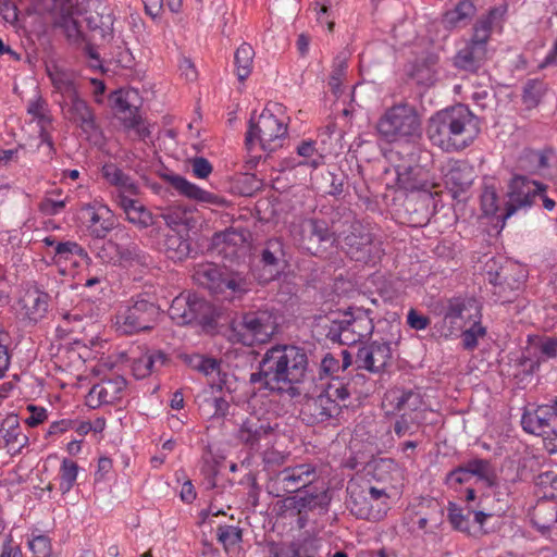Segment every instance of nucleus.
<instances>
[{"mask_svg": "<svg viewBox=\"0 0 557 557\" xmlns=\"http://www.w3.org/2000/svg\"><path fill=\"white\" fill-rule=\"evenodd\" d=\"M308 370L306 351L294 345H276L263 356L251 381L275 392H290L304 382Z\"/></svg>", "mask_w": 557, "mask_h": 557, "instance_id": "obj_1", "label": "nucleus"}, {"mask_svg": "<svg viewBox=\"0 0 557 557\" xmlns=\"http://www.w3.org/2000/svg\"><path fill=\"white\" fill-rule=\"evenodd\" d=\"M480 133L478 117L465 106H454L433 114L426 135L444 151H458L473 143Z\"/></svg>", "mask_w": 557, "mask_h": 557, "instance_id": "obj_2", "label": "nucleus"}, {"mask_svg": "<svg viewBox=\"0 0 557 557\" xmlns=\"http://www.w3.org/2000/svg\"><path fill=\"white\" fill-rule=\"evenodd\" d=\"M375 132L386 143H409L421 135V120L417 110L407 103H397L383 111Z\"/></svg>", "mask_w": 557, "mask_h": 557, "instance_id": "obj_3", "label": "nucleus"}, {"mask_svg": "<svg viewBox=\"0 0 557 557\" xmlns=\"http://www.w3.org/2000/svg\"><path fill=\"white\" fill-rule=\"evenodd\" d=\"M287 138V117L280 104L265 108L256 121H251L246 135L250 150L257 145L264 151H275L283 147Z\"/></svg>", "mask_w": 557, "mask_h": 557, "instance_id": "obj_4", "label": "nucleus"}, {"mask_svg": "<svg viewBox=\"0 0 557 557\" xmlns=\"http://www.w3.org/2000/svg\"><path fill=\"white\" fill-rule=\"evenodd\" d=\"M277 329L276 317L268 310L248 312L231 324L228 339L245 346L270 341Z\"/></svg>", "mask_w": 557, "mask_h": 557, "instance_id": "obj_5", "label": "nucleus"}, {"mask_svg": "<svg viewBox=\"0 0 557 557\" xmlns=\"http://www.w3.org/2000/svg\"><path fill=\"white\" fill-rule=\"evenodd\" d=\"M195 281L223 299L232 300L250 290V282L240 273L222 272L215 264L206 263L196 268Z\"/></svg>", "mask_w": 557, "mask_h": 557, "instance_id": "obj_6", "label": "nucleus"}, {"mask_svg": "<svg viewBox=\"0 0 557 557\" xmlns=\"http://www.w3.org/2000/svg\"><path fill=\"white\" fill-rule=\"evenodd\" d=\"M161 312L158 306L143 298L132 299L119 306L113 326L121 334H134L154 326Z\"/></svg>", "mask_w": 557, "mask_h": 557, "instance_id": "obj_7", "label": "nucleus"}, {"mask_svg": "<svg viewBox=\"0 0 557 557\" xmlns=\"http://www.w3.org/2000/svg\"><path fill=\"white\" fill-rule=\"evenodd\" d=\"M481 306L471 297H455L444 307L443 319L438 324V332L448 338L457 336L471 321L481 320Z\"/></svg>", "mask_w": 557, "mask_h": 557, "instance_id": "obj_8", "label": "nucleus"}, {"mask_svg": "<svg viewBox=\"0 0 557 557\" xmlns=\"http://www.w3.org/2000/svg\"><path fill=\"white\" fill-rule=\"evenodd\" d=\"M336 245L351 259L364 263L374 261L380 256V248L373 242L371 233L358 221L352 222L337 236Z\"/></svg>", "mask_w": 557, "mask_h": 557, "instance_id": "obj_9", "label": "nucleus"}, {"mask_svg": "<svg viewBox=\"0 0 557 557\" xmlns=\"http://www.w3.org/2000/svg\"><path fill=\"white\" fill-rule=\"evenodd\" d=\"M525 432L542 436L549 453H557V412L548 405L527 409L521 418Z\"/></svg>", "mask_w": 557, "mask_h": 557, "instance_id": "obj_10", "label": "nucleus"}, {"mask_svg": "<svg viewBox=\"0 0 557 557\" xmlns=\"http://www.w3.org/2000/svg\"><path fill=\"white\" fill-rule=\"evenodd\" d=\"M545 187L525 176H515L508 187V200L505 212L500 215L502 227L505 221L510 218L517 210L530 207L535 197L544 191Z\"/></svg>", "mask_w": 557, "mask_h": 557, "instance_id": "obj_11", "label": "nucleus"}, {"mask_svg": "<svg viewBox=\"0 0 557 557\" xmlns=\"http://www.w3.org/2000/svg\"><path fill=\"white\" fill-rule=\"evenodd\" d=\"M349 397L347 387L342 382L330 384L327 389L320 394L315 399L307 404V408L312 411L313 418L323 422L337 417L343 407H346V400Z\"/></svg>", "mask_w": 557, "mask_h": 557, "instance_id": "obj_12", "label": "nucleus"}, {"mask_svg": "<svg viewBox=\"0 0 557 557\" xmlns=\"http://www.w3.org/2000/svg\"><path fill=\"white\" fill-rule=\"evenodd\" d=\"M527 269L513 261H506L497 272H488V280L497 290L495 292L503 301H510L511 298L508 293L519 290L527 278Z\"/></svg>", "mask_w": 557, "mask_h": 557, "instance_id": "obj_13", "label": "nucleus"}, {"mask_svg": "<svg viewBox=\"0 0 557 557\" xmlns=\"http://www.w3.org/2000/svg\"><path fill=\"white\" fill-rule=\"evenodd\" d=\"M82 221L90 234L103 238L116 224L113 211L103 202L95 200L81 207Z\"/></svg>", "mask_w": 557, "mask_h": 557, "instance_id": "obj_14", "label": "nucleus"}, {"mask_svg": "<svg viewBox=\"0 0 557 557\" xmlns=\"http://www.w3.org/2000/svg\"><path fill=\"white\" fill-rule=\"evenodd\" d=\"M383 406L388 411L403 412V416H411V420L420 422L425 405L420 393L414 391H405L398 387L388 389L383 398Z\"/></svg>", "mask_w": 557, "mask_h": 557, "instance_id": "obj_15", "label": "nucleus"}, {"mask_svg": "<svg viewBox=\"0 0 557 557\" xmlns=\"http://www.w3.org/2000/svg\"><path fill=\"white\" fill-rule=\"evenodd\" d=\"M557 356V339L549 336L533 335L528 337V343L521 357L520 366L525 373H532L537 369L540 361Z\"/></svg>", "mask_w": 557, "mask_h": 557, "instance_id": "obj_16", "label": "nucleus"}, {"mask_svg": "<svg viewBox=\"0 0 557 557\" xmlns=\"http://www.w3.org/2000/svg\"><path fill=\"white\" fill-rule=\"evenodd\" d=\"M137 102L138 94L134 89H120L110 95L112 109L127 128L139 129L140 116Z\"/></svg>", "mask_w": 557, "mask_h": 557, "instance_id": "obj_17", "label": "nucleus"}, {"mask_svg": "<svg viewBox=\"0 0 557 557\" xmlns=\"http://www.w3.org/2000/svg\"><path fill=\"white\" fill-rule=\"evenodd\" d=\"M126 387V381L122 376H113L95 384L87 397L86 405L98 408L103 405H112L122 399Z\"/></svg>", "mask_w": 557, "mask_h": 557, "instance_id": "obj_18", "label": "nucleus"}, {"mask_svg": "<svg viewBox=\"0 0 557 557\" xmlns=\"http://www.w3.org/2000/svg\"><path fill=\"white\" fill-rule=\"evenodd\" d=\"M205 308L203 299L191 293H182L173 299L169 315L176 324L185 325L197 320Z\"/></svg>", "mask_w": 557, "mask_h": 557, "instance_id": "obj_19", "label": "nucleus"}, {"mask_svg": "<svg viewBox=\"0 0 557 557\" xmlns=\"http://www.w3.org/2000/svg\"><path fill=\"white\" fill-rule=\"evenodd\" d=\"M90 258L86 250L75 242L58 243L54 248L53 262L62 275L74 276V268L87 264Z\"/></svg>", "mask_w": 557, "mask_h": 557, "instance_id": "obj_20", "label": "nucleus"}, {"mask_svg": "<svg viewBox=\"0 0 557 557\" xmlns=\"http://www.w3.org/2000/svg\"><path fill=\"white\" fill-rule=\"evenodd\" d=\"M392 359V349L388 343L373 342L361 347L357 354L359 368L370 372L383 371Z\"/></svg>", "mask_w": 557, "mask_h": 557, "instance_id": "obj_21", "label": "nucleus"}, {"mask_svg": "<svg viewBox=\"0 0 557 557\" xmlns=\"http://www.w3.org/2000/svg\"><path fill=\"white\" fill-rule=\"evenodd\" d=\"M492 482L490 463L485 460L475 459L469 461L465 467L453 470L447 475L446 482L449 487L457 488L459 485L469 484L472 481Z\"/></svg>", "mask_w": 557, "mask_h": 557, "instance_id": "obj_22", "label": "nucleus"}, {"mask_svg": "<svg viewBox=\"0 0 557 557\" xmlns=\"http://www.w3.org/2000/svg\"><path fill=\"white\" fill-rule=\"evenodd\" d=\"M170 183L180 195L200 205L223 207L226 203L222 197L202 189L181 175L171 176Z\"/></svg>", "mask_w": 557, "mask_h": 557, "instance_id": "obj_23", "label": "nucleus"}, {"mask_svg": "<svg viewBox=\"0 0 557 557\" xmlns=\"http://www.w3.org/2000/svg\"><path fill=\"white\" fill-rule=\"evenodd\" d=\"M272 432L273 428L267 418L250 414L240 425L238 436L244 443L255 446L267 440Z\"/></svg>", "mask_w": 557, "mask_h": 557, "instance_id": "obj_24", "label": "nucleus"}, {"mask_svg": "<svg viewBox=\"0 0 557 557\" xmlns=\"http://www.w3.org/2000/svg\"><path fill=\"white\" fill-rule=\"evenodd\" d=\"M475 13L476 8L471 0H459L444 12L442 23L447 29L463 28L472 22Z\"/></svg>", "mask_w": 557, "mask_h": 557, "instance_id": "obj_25", "label": "nucleus"}, {"mask_svg": "<svg viewBox=\"0 0 557 557\" xmlns=\"http://www.w3.org/2000/svg\"><path fill=\"white\" fill-rule=\"evenodd\" d=\"M64 116L79 126L84 132L94 128V116L87 103L78 96L66 101H60Z\"/></svg>", "mask_w": 557, "mask_h": 557, "instance_id": "obj_26", "label": "nucleus"}, {"mask_svg": "<svg viewBox=\"0 0 557 557\" xmlns=\"http://www.w3.org/2000/svg\"><path fill=\"white\" fill-rule=\"evenodd\" d=\"M116 199L127 221L132 224L145 228L154 223L153 214L138 200L132 199L126 195H117Z\"/></svg>", "mask_w": 557, "mask_h": 557, "instance_id": "obj_27", "label": "nucleus"}, {"mask_svg": "<svg viewBox=\"0 0 557 557\" xmlns=\"http://www.w3.org/2000/svg\"><path fill=\"white\" fill-rule=\"evenodd\" d=\"M246 235L234 228L218 233L213 237V246L226 258L238 257L246 249Z\"/></svg>", "mask_w": 557, "mask_h": 557, "instance_id": "obj_28", "label": "nucleus"}, {"mask_svg": "<svg viewBox=\"0 0 557 557\" xmlns=\"http://www.w3.org/2000/svg\"><path fill=\"white\" fill-rule=\"evenodd\" d=\"M281 475L285 491L296 492L313 481L315 468L310 463H302L284 469Z\"/></svg>", "mask_w": 557, "mask_h": 557, "instance_id": "obj_29", "label": "nucleus"}, {"mask_svg": "<svg viewBox=\"0 0 557 557\" xmlns=\"http://www.w3.org/2000/svg\"><path fill=\"white\" fill-rule=\"evenodd\" d=\"M472 171L463 164H455L444 176L446 188L457 198L472 184Z\"/></svg>", "mask_w": 557, "mask_h": 557, "instance_id": "obj_30", "label": "nucleus"}, {"mask_svg": "<svg viewBox=\"0 0 557 557\" xmlns=\"http://www.w3.org/2000/svg\"><path fill=\"white\" fill-rule=\"evenodd\" d=\"M48 75L55 91L61 95L60 101H66L77 96L72 73L53 66L48 69Z\"/></svg>", "mask_w": 557, "mask_h": 557, "instance_id": "obj_31", "label": "nucleus"}, {"mask_svg": "<svg viewBox=\"0 0 557 557\" xmlns=\"http://www.w3.org/2000/svg\"><path fill=\"white\" fill-rule=\"evenodd\" d=\"M305 235L302 242L317 243H330L331 245L337 243V236H335L329 228L325 221L309 219L304 223Z\"/></svg>", "mask_w": 557, "mask_h": 557, "instance_id": "obj_32", "label": "nucleus"}, {"mask_svg": "<svg viewBox=\"0 0 557 557\" xmlns=\"http://www.w3.org/2000/svg\"><path fill=\"white\" fill-rule=\"evenodd\" d=\"M23 314L30 321L41 319L48 309L47 295L37 290L27 292L21 299Z\"/></svg>", "mask_w": 557, "mask_h": 557, "instance_id": "obj_33", "label": "nucleus"}, {"mask_svg": "<svg viewBox=\"0 0 557 557\" xmlns=\"http://www.w3.org/2000/svg\"><path fill=\"white\" fill-rule=\"evenodd\" d=\"M373 476L395 487L404 479V471L394 460L385 458L375 462Z\"/></svg>", "mask_w": 557, "mask_h": 557, "instance_id": "obj_34", "label": "nucleus"}, {"mask_svg": "<svg viewBox=\"0 0 557 557\" xmlns=\"http://www.w3.org/2000/svg\"><path fill=\"white\" fill-rule=\"evenodd\" d=\"M79 474V466L70 458H62L55 476L58 488L62 495L67 494L76 484Z\"/></svg>", "mask_w": 557, "mask_h": 557, "instance_id": "obj_35", "label": "nucleus"}, {"mask_svg": "<svg viewBox=\"0 0 557 557\" xmlns=\"http://www.w3.org/2000/svg\"><path fill=\"white\" fill-rule=\"evenodd\" d=\"M486 57V49H481L471 42L455 57V64L466 71H475Z\"/></svg>", "mask_w": 557, "mask_h": 557, "instance_id": "obj_36", "label": "nucleus"}, {"mask_svg": "<svg viewBox=\"0 0 557 557\" xmlns=\"http://www.w3.org/2000/svg\"><path fill=\"white\" fill-rule=\"evenodd\" d=\"M103 177L119 188V195H136L137 186L114 164H106L102 168Z\"/></svg>", "mask_w": 557, "mask_h": 557, "instance_id": "obj_37", "label": "nucleus"}, {"mask_svg": "<svg viewBox=\"0 0 557 557\" xmlns=\"http://www.w3.org/2000/svg\"><path fill=\"white\" fill-rule=\"evenodd\" d=\"M506 12V8H495L490 11L486 18L480 20L474 26V34L471 44L479 46L481 49H486L485 45L490 38L491 25L494 18L502 17Z\"/></svg>", "mask_w": 557, "mask_h": 557, "instance_id": "obj_38", "label": "nucleus"}, {"mask_svg": "<svg viewBox=\"0 0 557 557\" xmlns=\"http://www.w3.org/2000/svg\"><path fill=\"white\" fill-rule=\"evenodd\" d=\"M26 544L33 557H53L51 539L38 529L27 535Z\"/></svg>", "mask_w": 557, "mask_h": 557, "instance_id": "obj_39", "label": "nucleus"}, {"mask_svg": "<svg viewBox=\"0 0 557 557\" xmlns=\"http://www.w3.org/2000/svg\"><path fill=\"white\" fill-rule=\"evenodd\" d=\"M164 252L174 261H182L190 253V245L187 239L176 233L168 234L164 242Z\"/></svg>", "mask_w": 557, "mask_h": 557, "instance_id": "obj_40", "label": "nucleus"}, {"mask_svg": "<svg viewBox=\"0 0 557 557\" xmlns=\"http://www.w3.org/2000/svg\"><path fill=\"white\" fill-rule=\"evenodd\" d=\"M255 51L246 42L242 44L235 52V72L239 81H245L251 73Z\"/></svg>", "mask_w": 557, "mask_h": 557, "instance_id": "obj_41", "label": "nucleus"}, {"mask_svg": "<svg viewBox=\"0 0 557 557\" xmlns=\"http://www.w3.org/2000/svg\"><path fill=\"white\" fill-rule=\"evenodd\" d=\"M208 393L210 397L206 400L214 407L213 417H225L228 411V399L223 391V381L220 380L219 383L211 382Z\"/></svg>", "mask_w": 557, "mask_h": 557, "instance_id": "obj_42", "label": "nucleus"}, {"mask_svg": "<svg viewBox=\"0 0 557 557\" xmlns=\"http://www.w3.org/2000/svg\"><path fill=\"white\" fill-rule=\"evenodd\" d=\"M536 486L539 494L543 498L556 499L557 498V473L554 471H546L536 478Z\"/></svg>", "mask_w": 557, "mask_h": 557, "instance_id": "obj_43", "label": "nucleus"}, {"mask_svg": "<svg viewBox=\"0 0 557 557\" xmlns=\"http://www.w3.org/2000/svg\"><path fill=\"white\" fill-rule=\"evenodd\" d=\"M397 173L398 185L400 188L406 190L424 191L429 194H432L434 191L435 194H437V191H435V188L438 186V184L435 183L434 181H418L417 178H411L409 174L400 173L399 171H397Z\"/></svg>", "mask_w": 557, "mask_h": 557, "instance_id": "obj_44", "label": "nucleus"}, {"mask_svg": "<svg viewBox=\"0 0 557 557\" xmlns=\"http://www.w3.org/2000/svg\"><path fill=\"white\" fill-rule=\"evenodd\" d=\"M132 251L127 248H122L120 245L114 243L113 240H108L103 244L100 257L107 262H122L126 261L131 258Z\"/></svg>", "mask_w": 557, "mask_h": 557, "instance_id": "obj_45", "label": "nucleus"}, {"mask_svg": "<svg viewBox=\"0 0 557 557\" xmlns=\"http://www.w3.org/2000/svg\"><path fill=\"white\" fill-rule=\"evenodd\" d=\"M297 153L299 157L304 158L298 164H305L315 169L323 163V157L318 153L315 144L312 140L302 141L297 147Z\"/></svg>", "mask_w": 557, "mask_h": 557, "instance_id": "obj_46", "label": "nucleus"}, {"mask_svg": "<svg viewBox=\"0 0 557 557\" xmlns=\"http://www.w3.org/2000/svg\"><path fill=\"white\" fill-rule=\"evenodd\" d=\"M481 209L486 216H494L499 211L497 189L494 184L484 186L481 195Z\"/></svg>", "mask_w": 557, "mask_h": 557, "instance_id": "obj_47", "label": "nucleus"}, {"mask_svg": "<svg viewBox=\"0 0 557 557\" xmlns=\"http://www.w3.org/2000/svg\"><path fill=\"white\" fill-rule=\"evenodd\" d=\"M472 510L467 508V513L465 510L457 506L456 504L449 503L448 506V518L453 527L462 532H469L470 530V520Z\"/></svg>", "mask_w": 557, "mask_h": 557, "instance_id": "obj_48", "label": "nucleus"}, {"mask_svg": "<svg viewBox=\"0 0 557 557\" xmlns=\"http://www.w3.org/2000/svg\"><path fill=\"white\" fill-rule=\"evenodd\" d=\"M486 330L481 325L480 320L471 321L470 327L462 332V343L465 348L474 349L478 346L479 339L483 338Z\"/></svg>", "mask_w": 557, "mask_h": 557, "instance_id": "obj_49", "label": "nucleus"}, {"mask_svg": "<svg viewBox=\"0 0 557 557\" xmlns=\"http://www.w3.org/2000/svg\"><path fill=\"white\" fill-rule=\"evenodd\" d=\"M218 540L225 550H230L242 541V531L233 525L220 527L218 529Z\"/></svg>", "mask_w": 557, "mask_h": 557, "instance_id": "obj_50", "label": "nucleus"}, {"mask_svg": "<svg viewBox=\"0 0 557 557\" xmlns=\"http://www.w3.org/2000/svg\"><path fill=\"white\" fill-rule=\"evenodd\" d=\"M189 363L193 368L199 370L205 375H220V368L219 363L215 359L212 358H206L200 355H195L189 358Z\"/></svg>", "mask_w": 557, "mask_h": 557, "instance_id": "obj_51", "label": "nucleus"}, {"mask_svg": "<svg viewBox=\"0 0 557 557\" xmlns=\"http://www.w3.org/2000/svg\"><path fill=\"white\" fill-rule=\"evenodd\" d=\"M154 363V356L150 354H145L140 356L138 359H135L132 364V371L135 377L144 379L148 376Z\"/></svg>", "mask_w": 557, "mask_h": 557, "instance_id": "obj_52", "label": "nucleus"}, {"mask_svg": "<svg viewBox=\"0 0 557 557\" xmlns=\"http://www.w3.org/2000/svg\"><path fill=\"white\" fill-rule=\"evenodd\" d=\"M282 251V244L277 239H271L267 244V248L262 252V262L265 267L275 268V272H278V257L277 253Z\"/></svg>", "mask_w": 557, "mask_h": 557, "instance_id": "obj_53", "label": "nucleus"}, {"mask_svg": "<svg viewBox=\"0 0 557 557\" xmlns=\"http://www.w3.org/2000/svg\"><path fill=\"white\" fill-rule=\"evenodd\" d=\"M330 5V0H314L313 11L315 12L318 23L325 24L327 26V30L332 32L334 22L329 13Z\"/></svg>", "mask_w": 557, "mask_h": 557, "instance_id": "obj_54", "label": "nucleus"}, {"mask_svg": "<svg viewBox=\"0 0 557 557\" xmlns=\"http://www.w3.org/2000/svg\"><path fill=\"white\" fill-rule=\"evenodd\" d=\"M343 364H341L339 360L336 359L333 355L327 354L324 356L321 362V369L326 374H333L339 370V368L345 369L350 364V361L347 360V354L343 351Z\"/></svg>", "mask_w": 557, "mask_h": 557, "instance_id": "obj_55", "label": "nucleus"}, {"mask_svg": "<svg viewBox=\"0 0 557 557\" xmlns=\"http://www.w3.org/2000/svg\"><path fill=\"white\" fill-rule=\"evenodd\" d=\"M4 442L10 449H18L25 445L27 438L20 431L18 425L8 429L3 435Z\"/></svg>", "mask_w": 557, "mask_h": 557, "instance_id": "obj_56", "label": "nucleus"}, {"mask_svg": "<svg viewBox=\"0 0 557 557\" xmlns=\"http://www.w3.org/2000/svg\"><path fill=\"white\" fill-rule=\"evenodd\" d=\"M190 164H191L193 174L197 178H201V180L207 178L212 173V170H213L211 163L202 157L194 158L190 161Z\"/></svg>", "mask_w": 557, "mask_h": 557, "instance_id": "obj_57", "label": "nucleus"}, {"mask_svg": "<svg viewBox=\"0 0 557 557\" xmlns=\"http://www.w3.org/2000/svg\"><path fill=\"white\" fill-rule=\"evenodd\" d=\"M67 198L61 200H54L52 198H46L40 203V211L46 215L59 214L66 206Z\"/></svg>", "mask_w": 557, "mask_h": 557, "instance_id": "obj_58", "label": "nucleus"}, {"mask_svg": "<svg viewBox=\"0 0 557 557\" xmlns=\"http://www.w3.org/2000/svg\"><path fill=\"white\" fill-rule=\"evenodd\" d=\"M27 410L29 411V417L25 419V423L32 428L41 424L48 418L47 409L44 407L29 405Z\"/></svg>", "mask_w": 557, "mask_h": 557, "instance_id": "obj_59", "label": "nucleus"}, {"mask_svg": "<svg viewBox=\"0 0 557 557\" xmlns=\"http://www.w3.org/2000/svg\"><path fill=\"white\" fill-rule=\"evenodd\" d=\"M407 324L416 331H422L429 326L430 320L417 310L410 309L407 314Z\"/></svg>", "mask_w": 557, "mask_h": 557, "instance_id": "obj_60", "label": "nucleus"}, {"mask_svg": "<svg viewBox=\"0 0 557 557\" xmlns=\"http://www.w3.org/2000/svg\"><path fill=\"white\" fill-rule=\"evenodd\" d=\"M0 557H23L18 544L14 543L12 534H8L2 543Z\"/></svg>", "mask_w": 557, "mask_h": 557, "instance_id": "obj_61", "label": "nucleus"}, {"mask_svg": "<svg viewBox=\"0 0 557 557\" xmlns=\"http://www.w3.org/2000/svg\"><path fill=\"white\" fill-rule=\"evenodd\" d=\"M178 71L181 75L188 82H193L197 78V70L194 63L187 58L181 59L178 63Z\"/></svg>", "mask_w": 557, "mask_h": 557, "instance_id": "obj_62", "label": "nucleus"}, {"mask_svg": "<svg viewBox=\"0 0 557 557\" xmlns=\"http://www.w3.org/2000/svg\"><path fill=\"white\" fill-rule=\"evenodd\" d=\"M540 85L532 83L528 84L523 91V101L527 106L532 107L539 102L540 99Z\"/></svg>", "mask_w": 557, "mask_h": 557, "instance_id": "obj_63", "label": "nucleus"}, {"mask_svg": "<svg viewBox=\"0 0 557 557\" xmlns=\"http://www.w3.org/2000/svg\"><path fill=\"white\" fill-rule=\"evenodd\" d=\"M74 428L73 421L70 419H62L54 421L49 425L48 435H60Z\"/></svg>", "mask_w": 557, "mask_h": 557, "instance_id": "obj_64", "label": "nucleus"}]
</instances>
